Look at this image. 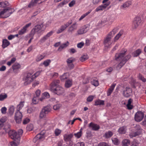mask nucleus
<instances>
[{"mask_svg": "<svg viewBox=\"0 0 146 146\" xmlns=\"http://www.w3.org/2000/svg\"><path fill=\"white\" fill-rule=\"evenodd\" d=\"M127 51L126 49H123L120 52L116 53L115 56V60L120 62L121 63L125 64L131 57V55L129 54L127 55L124 57Z\"/></svg>", "mask_w": 146, "mask_h": 146, "instance_id": "1", "label": "nucleus"}, {"mask_svg": "<svg viewBox=\"0 0 146 146\" xmlns=\"http://www.w3.org/2000/svg\"><path fill=\"white\" fill-rule=\"evenodd\" d=\"M60 82L59 80H54L50 84V88L51 91L58 95L62 94L64 92V89L62 87L58 86Z\"/></svg>", "mask_w": 146, "mask_h": 146, "instance_id": "2", "label": "nucleus"}, {"mask_svg": "<svg viewBox=\"0 0 146 146\" xmlns=\"http://www.w3.org/2000/svg\"><path fill=\"white\" fill-rule=\"evenodd\" d=\"M33 70H31L27 73L26 76L23 78V80L25 81L24 83L25 85L29 84L33 82L36 77L40 74V72L39 71L36 72L33 75Z\"/></svg>", "mask_w": 146, "mask_h": 146, "instance_id": "3", "label": "nucleus"}, {"mask_svg": "<svg viewBox=\"0 0 146 146\" xmlns=\"http://www.w3.org/2000/svg\"><path fill=\"white\" fill-rule=\"evenodd\" d=\"M15 10L13 8L10 7L4 9L0 12V18L8 17Z\"/></svg>", "mask_w": 146, "mask_h": 146, "instance_id": "4", "label": "nucleus"}, {"mask_svg": "<svg viewBox=\"0 0 146 146\" xmlns=\"http://www.w3.org/2000/svg\"><path fill=\"white\" fill-rule=\"evenodd\" d=\"M135 131L132 132L129 134L131 138L135 137L139 135L142 133V130L141 129L139 125H136L134 127Z\"/></svg>", "mask_w": 146, "mask_h": 146, "instance_id": "5", "label": "nucleus"}, {"mask_svg": "<svg viewBox=\"0 0 146 146\" xmlns=\"http://www.w3.org/2000/svg\"><path fill=\"white\" fill-rule=\"evenodd\" d=\"M45 29V28L44 27L43 24L41 23L36 26L32 30L31 33L33 35H34L36 33H39L44 31Z\"/></svg>", "mask_w": 146, "mask_h": 146, "instance_id": "6", "label": "nucleus"}, {"mask_svg": "<svg viewBox=\"0 0 146 146\" xmlns=\"http://www.w3.org/2000/svg\"><path fill=\"white\" fill-rule=\"evenodd\" d=\"M9 136L15 141L17 140L20 141L19 140V136L18 133L15 130H10L9 133Z\"/></svg>", "mask_w": 146, "mask_h": 146, "instance_id": "7", "label": "nucleus"}, {"mask_svg": "<svg viewBox=\"0 0 146 146\" xmlns=\"http://www.w3.org/2000/svg\"><path fill=\"white\" fill-rule=\"evenodd\" d=\"M144 117V113L141 111H139L135 114V119L136 121L140 122L142 120Z\"/></svg>", "mask_w": 146, "mask_h": 146, "instance_id": "8", "label": "nucleus"}, {"mask_svg": "<svg viewBox=\"0 0 146 146\" xmlns=\"http://www.w3.org/2000/svg\"><path fill=\"white\" fill-rule=\"evenodd\" d=\"M110 35H108L105 37L104 39V43L106 47H109L111 44L112 42L111 40V39L112 38Z\"/></svg>", "mask_w": 146, "mask_h": 146, "instance_id": "9", "label": "nucleus"}, {"mask_svg": "<svg viewBox=\"0 0 146 146\" xmlns=\"http://www.w3.org/2000/svg\"><path fill=\"white\" fill-rule=\"evenodd\" d=\"M89 25H86L78 30L77 33L78 35H82L86 33L89 30Z\"/></svg>", "mask_w": 146, "mask_h": 146, "instance_id": "10", "label": "nucleus"}, {"mask_svg": "<svg viewBox=\"0 0 146 146\" xmlns=\"http://www.w3.org/2000/svg\"><path fill=\"white\" fill-rule=\"evenodd\" d=\"M22 118V115L21 112L19 111H16L15 114V119L17 123L21 122Z\"/></svg>", "mask_w": 146, "mask_h": 146, "instance_id": "11", "label": "nucleus"}, {"mask_svg": "<svg viewBox=\"0 0 146 146\" xmlns=\"http://www.w3.org/2000/svg\"><path fill=\"white\" fill-rule=\"evenodd\" d=\"M132 2L131 0H128L125 1L120 6V8L121 9H125L129 8L132 4Z\"/></svg>", "mask_w": 146, "mask_h": 146, "instance_id": "12", "label": "nucleus"}, {"mask_svg": "<svg viewBox=\"0 0 146 146\" xmlns=\"http://www.w3.org/2000/svg\"><path fill=\"white\" fill-rule=\"evenodd\" d=\"M141 22V19L140 17H135L133 22V27L134 29L136 28L139 25Z\"/></svg>", "mask_w": 146, "mask_h": 146, "instance_id": "13", "label": "nucleus"}, {"mask_svg": "<svg viewBox=\"0 0 146 146\" xmlns=\"http://www.w3.org/2000/svg\"><path fill=\"white\" fill-rule=\"evenodd\" d=\"M88 127L92 129V130L95 131L98 130L100 128V126L99 125L91 122L89 123Z\"/></svg>", "mask_w": 146, "mask_h": 146, "instance_id": "14", "label": "nucleus"}, {"mask_svg": "<svg viewBox=\"0 0 146 146\" xmlns=\"http://www.w3.org/2000/svg\"><path fill=\"white\" fill-rule=\"evenodd\" d=\"M42 2L40 0H32L29 4L28 7L30 8H32L36 6L37 4H40Z\"/></svg>", "mask_w": 146, "mask_h": 146, "instance_id": "15", "label": "nucleus"}, {"mask_svg": "<svg viewBox=\"0 0 146 146\" xmlns=\"http://www.w3.org/2000/svg\"><path fill=\"white\" fill-rule=\"evenodd\" d=\"M45 133V131L44 130H42L40 133L38 134L35 138L33 139L34 141H36V139H40L44 138V134Z\"/></svg>", "mask_w": 146, "mask_h": 146, "instance_id": "16", "label": "nucleus"}, {"mask_svg": "<svg viewBox=\"0 0 146 146\" xmlns=\"http://www.w3.org/2000/svg\"><path fill=\"white\" fill-rule=\"evenodd\" d=\"M78 24L76 23H73L68 28V32L69 33H72L73 32L77 29Z\"/></svg>", "mask_w": 146, "mask_h": 146, "instance_id": "17", "label": "nucleus"}, {"mask_svg": "<svg viewBox=\"0 0 146 146\" xmlns=\"http://www.w3.org/2000/svg\"><path fill=\"white\" fill-rule=\"evenodd\" d=\"M73 136V134H66L63 135V139L64 141L66 142H70L71 141L72 139Z\"/></svg>", "mask_w": 146, "mask_h": 146, "instance_id": "18", "label": "nucleus"}, {"mask_svg": "<svg viewBox=\"0 0 146 146\" xmlns=\"http://www.w3.org/2000/svg\"><path fill=\"white\" fill-rule=\"evenodd\" d=\"M132 92L131 89L129 87H126L123 91V95L125 97H129Z\"/></svg>", "mask_w": 146, "mask_h": 146, "instance_id": "19", "label": "nucleus"}, {"mask_svg": "<svg viewBox=\"0 0 146 146\" xmlns=\"http://www.w3.org/2000/svg\"><path fill=\"white\" fill-rule=\"evenodd\" d=\"M109 5V3H106L96 8V11L98 12L100 10H102L105 9Z\"/></svg>", "mask_w": 146, "mask_h": 146, "instance_id": "20", "label": "nucleus"}, {"mask_svg": "<svg viewBox=\"0 0 146 146\" xmlns=\"http://www.w3.org/2000/svg\"><path fill=\"white\" fill-rule=\"evenodd\" d=\"M69 44V42L68 41H66V42L63 43L60 45L57 50L60 52L63 49L66 48L67 47Z\"/></svg>", "mask_w": 146, "mask_h": 146, "instance_id": "21", "label": "nucleus"}, {"mask_svg": "<svg viewBox=\"0 0 146 146\" xmlns=\"http://www.w3.org/2000/svg\"><path fill=\"white\" fill-rule=\"evenodd\" d=\"M115 86L116 84L115 83H113L111 85L107 92V96H109L111 95L114 90Z\"/></svg>", "mask_w": 146, "mask_h": 146, "instance_id": "22", "label": "nucleus"}, {"mask_svg": "<svg viewBox=\"0 0 146 146\" xmlns=\"http://www.w3.org/2000/svg\"><path fill=\"white\" fill-rule=\"evenodd\" d=\"M72 84V79H68L65 82V86L66 88H68L70 87Z\"/></svg>", "mask_w": 146, "mask_h": 146, "instance_id": "23", "label": "nucleus"}, {"mask_svg": "<svg viewBox=\"0 0 146 146\" xmlns=\"http://www.w3.org/2000/svg\"><path fill=\"white\" fill-rule=\"evenodd\" d=\"M69 77V74L68 73H65L60 76V79L62 81H64L68 78Z\"/></svg>", "mask_w": 146, "mask_h": 146, "instance_id": "24", "label": "nucleus"}, {"mask_svg": "<svg viewBox=\"0 0 146 146\" xmlns=\"http://www.w3.org/2000/svg\"><path fill=\"white\" fill-rule=\"evenodd\" d=\"M113 132L111 131L106 132L103 135V137L106 139H108L111 137L113 135Z\"/></svg>", "mask_w": 146, "mask_h": 146, "instance_id": "25", "label": "nucleus"}, {"mask_svg": "<svg viewBox=\"0 0 146 146\" xmlns=\"http://www.w3.org/2000/svg\"><path fill=\"white\" fill-rule=\"evenodd\" d=\"M126 127L125 126H123L120 127L118 130V132L121 134H125L126 132Z\"/></svg>", "mask_w": 146, "mask_h": 146, "instance_id": "26", "label": "nucleus"}, {"mask_svg": "<svg viewBox=\"0 0 146 146\" xmlns=\"http://www.w3.org/2000/svg\"><path fill=\"white\" fill-rule=\"evenodd\" d=\"M25 104V102H21L19 104H18L16 108V111H20L24 106Z\"/></svg>", "mask_w": 146, "mask_h": 146, "instance_id": "27", "label": "nucleus"}, {"mask_svg": "<svg viewBox=\"0 0 146 146\" xmlns=\"http://www.w3.org/2000/svg\"><path fill=\"white\" fill-rule=\"evenodd\" d=\"M10 44V42L7 40L4 39L3 41L2 46L3 48H4L8 46Z\"/></svg>", "mask_w": 146, "mask_h": 146, "instance_id": "28", "label": "nucleus"}, {"mask_svg": "<svg viewBox=\"0 0 146 146\" xmlns=\"http://www.w3.org/2000/svg\"><path fill=\"white\" fill-rule=\"evenodd\" d=\"M42 97L40 98V100L42 101L43 100V99L45 98H48L50 97V95L47 92H44L42 94Z\"/></svg>", "mask_w": 146, "mask_h": 146, "instance_id": "29", "label": "nucleus"}, {"mask_svg": "<svg viewBox=\"0 0 146 146\" xmlns=\"http://www.w3.org/2000/svg\"><path fill=\"white\" fill-rule=\"evenodd\" d=\"M91 84L95 86H97L99 85L98 81V80L94 78L91 80Z\"/></svg>", "mask_w": 146, "mask_h": 146, "instance_id": "30", "label": "nucleus"}, {"mask_svg": "<svg viewBox=\"0 0 146 146\" xmlns=\"http://www.w3.org/2000/svg\"><path fill=\"white\" fill-rule=\"evenodd\" d=\"M104 105V101L103 100H96L95 102V106Z\"/></svg>", "mask_w": 146, "mask_h": 146, "instance_id": "31", "label": "nucleus"}, {"mask_svg": "<svg viewBox=\"0 0 146 146\" xmlns=\"http://www.w3.org/2000/svg\"><path fill=\"white\" fill-rule=\"evenodd\" d=\"M6 121V118L3 117L0 119V129L3 126L4 123Z\"/></svg>", "mask_w": 146, "mask_h": 146, "instance_id": "32", "label": "nucleus"}, {"mask_svg": "<svg viewBox=\"0 0 146 146\" xmlns=\"http://www.w3.org/2000/svg\"><path fill=\"white\" fill-rule=\"evenodd\" d=\"M42 110L47 114L50 111V108L49 106H47L44 107Z\"/></svg>", "mask_w": 146, "mask_h": 146, "instance_id": "33", "label": "nucleus"}, {"mask_svg": "<svg viewBox=\"0 0 146 146\" xmlns=\"http://www.w3.org/2000/svg\"><path fill=\"white\" fill-rule=\"evenodd\" d=\"M88 57L86 54H85L82 55V56L80 58V60L82 62H83L88 59Z\"/></svg>", "mask_w": 146, "mask_h": 146, "instance_id": "34", "label": "nucleus"}, {"mask_svg": "<svg viewBox=\"0 0 146 146\" xmlns=\"http://www.w3.org/2000/svg\"><path fill=\"white\" fill-rule=\"evenodd\" d=\"M141 52V50L140 49H138L135 51L133 53L134 57H137L139 56Z\"/></svg>", "mask_w": 146, "mask_h": 146, "instance_id": "35", "label": "nucleus"}, {"mask_svg": "<svg viewBox=\"0 0 146 146\" xmlns=\"http://www.w3.org/2000/svg\"><path fill=\"white\" fill-rule=\"evenodd\" d=\"M82 129L81 128L80 129L79 132L77 133H74V135L75 137L78 139L80 138L82 135Z\"/></svg>", "mask_w": 146, "mask_h": 146, "instance_id": "36", "label": "nucleus"}, {"mask_svg": "<svg viewBox=\"0 0 146 146\" xmlns=\"http://www.w3.org/2000/svg\"><path fill=\"white\" fill-rule=\"evenodd\" d=\"M46 113H45L42 110L40 114V119L44 118L45 120H46L47 119L46 118Z\"/></svg>", "mask_w": 146, "mask_h": 146, "instance_id": "37", "label": "nucleus"}, {"mask_svg": "<svg viewBox=\"0 0 146 146\" xmlns=\"http://www.w3.org/2000/svg\"><path fill=\"white\" fill-rule=\"evenodd\" d=\"M130 141L128 139H124L122 141V146H128L130 143Z\"/></svg>", "mask_w": 146, "mask_h": 146, "instance_id": "38", "label": "nucleus"}, {"mask_svg": "<svg viewBox=\"0 0 146 146\" xmlns=\"http://www.w3.org/2000/svg\"><path fill=\"white\" fill-rule=\"evenodd\" d=\"M123 33V31L121 30L119 32V33L115 36L114 38V40L115 41L119 39L120 36L122 35Z\"/></svg>", "mask_w": 146, "mask_h": 146, "instance_id": "39", "label": "nucleus"}, {"mask_svg": "<svg viewBox=\"0 0 146 146\" xmlns=\"http://www.w3.org/2000/svg\"><path fill=\"white\" fill-rule=\"evenodd\" d=\"M66 29V28L64 25H62L56 31V33L57 34H59L64 31Z\"/></svg>", "mask_w": 146, "mask_h": 146, "instance_id": "40", "label": "nucleus"}, {"mask_svg": "<svg viewBox=\"0 0 146 146\" xmlns=\"http://www.w3.org/2000/svg\"><path fill=\"white\" fill-rule=\"evenodd\" d=\"M118 30V29L117 28H115L110 33L108 34L109 35H110L112 37H113V35L115 34V33L117 32Z\"/></svg>", "mask_w": 146, "mask_h": 146, "instance_id": "41", "label": "nucleus"}, {"mask_svg": "<svg viewBox=\"0 0 146 146\" xmlns=\"http://www.w3.org/2000/svg\"><path fill=\"white\" fill-rule=\"evenodd\" d=\"M139 79L142 81L143 82H146V79L143 76L142 74L139 73L138 76Z\"/></svg>", "mask_w": 146, "mask_h": 146, "instance_id": "42", "label": "nucleus"}, {"mask_svg": "<svg viewBox=\"0 0 146 146\" xmlns=\"http://www.w3.org/2000/svg\"><path fill=\"white\" fill-rule=\"evenodd\" d=\"M12 68L13 71H15V70L21 68V66L20 64H13L12 66Z\"/></svg>", "mask_w": 146, "mask_h": 146, "instance_id": "43", "label": "nucleus"}, {"mask_svg": "<svg viewBox=\"0 0 146 146\" xmlns=\"http://www.w3.org/2000/svg\"><path fill=\"white\" fill-rule=\"evenodd\" d=\"M44 56L41 54L38 55L36 58V61L37 62L40 61L44 58Z\"/></svg>", "mask_w": 146, "mask_h": 146, "instance_id": "44", "label": "nucleus"}, {"mask_svg": "<svg viewBox=\"0 0 146 146\" xmlns=\"http://www.w3.org/2000/svg\"><path fill=\"white\" fill-rule=\"evenodd\" d=\"M61 132V130L58 129H56L54 130V134L55 135L57 136H58L60 134Z\"/></svg>", "mask_w": 146, "mask_h": 146, "instance_id": "45", "label": "nucleus"}, {"mask_svg": "<svg viewBox=\"0 0 146 146\" xmlns=\"http://www.w3.org/2000/svg\"><path fill=\"white\" fill-rule=\"evenodd\" d=\"M7 97V95L6 94H0V101H3Z\"/></svg>", "mask_w": 146, "mask_h": 146, "instance_id": "46", "label": "nucleus"}, {"mask_svg": "<svg viewBox=\"0 0 146 146\" xmlns=\"http://www.w3.org/2000/svg\"><path fill=\"white\" fill-rule=\"evenodd\" d=\"M15 108L13 106H11L9 109V112L11 114H12L14 111Z\"/></svg>", "mask_w": 146, "mask_h": 146, "instance_id": "47", "label": "nucleus"}, {"mask_svg": "<svg viewBox=\"0 0 146 146\" xmlns=\"http://www.w3.org/2000/svg\"><path fill=\"white\" fill-rule=\"evenodd\" d=\"M17 141V143L15 142L14 141H11L10 143V145L11 146H17L20 143V141L17 140L16 141Z\"/></svg>", "mask_w": 146, "mask_h": 146, "instance_id": "48", "label": "nucleus"}, {"mask_svg": "<svg viewBox=\"0 0 146 146\" xmlns=\"http://www.w3.org/2000/svg\"><path fill=\"white\" fill-rule=\"evenodd\" d=\"M112 140L113 143L115 145H117L118 144L119 141L118 139L117 138H112Z\"/></svg>", "mask_w": 146, "mask_h": 146, "instance_id": "49", "label": "nucleus"}, {"mask_svg": "<svg viewBox=\"0 0 146 146\" xmlns=\"http://www.w3.org/2000/svg\"><path fill=\"white\" fill-rule=\"evenodd\" d=\"M75 59L74 58H71L68 59L67 60V62L68 63H71L74 62L75 61Z\"/></svg>", "mask_w": 146, "mask_h": 146, "instance_id": "50", "label": "nucleus"}, {"mask_svg": "<svg viewBox=\"0 0 146 146\" xmlns=\"http://www.w3.org/2000/svg\"><path fill=\"white\" fill-rule=\"evenodd\" d=\"M26 29H25L23 27L22 29L19 31V35H23L26 32Z\"/></svg>", "mask_w": 146, "mask_h": 146, "instance_id": "51", "label": "nucleus"}, {"mask_svg": "<svg viewBox=\"0 0 146 146\" xmlns=\"http://www.w3.org/2000/svg\"><path fill=\"white\" fill-rule=\"evenodd\" d=\"M2 7H5L9 5V3L7 1L2 2Z\"/></svg>", "mask_w": 146, "mask_h": 146, "instance_id": "52", "label": "nucleus"}, {"mask_svg": "<svg viewBox=\"0 0 146 146\" xmlns=\"http://www.w3.org/2000/svg\"><path fill=\"white\" fill-rule=\"evenodd\" d=\"M34 104H36L38 103V98L37 97H34L32 100Z\"/></svg>", "mask_w": 146, "mask_h": 146, "instance_id": "53", "label": "nucleus"}, {"mask_svg": "<svg viewBox=\"0 0 146 146\" xmlns=\"http://www.w3.org/2000/svg\"><path fill=\"white\" fill-rule=\"evenodd\" d=\"M58 74L57 73L54 72L50 74V77L51 78H52L54 77H56L58 76Z\"/></svg>", "mask_w": 146, "mask_h": 146, "instance_id": "54", "label": "nucleus"}, {"mask_svg": "<svg viewBox=\"0 0 146 146\" xmlns=\"http://www.w3.org/2000/svg\"><path fill=\"white\" fill-rule=\"evenodd\" d=\"M40 8L38 9L35 12L33 13L32 16V17L35 16L40 12Z\"/></svg>", "mask_w": 146, "mask_h": 146, "instance_id": "55", "label": "nucleus"}, {"mask_svg": "<svg viewBox=\"0 0 146 146\" xmlns=\"http://www.w3.org/2000/svg\"><path fill=\"white\" fill-rule=\"evenodd\" d=\"M90 13V12H88L84 14L79 19V21H80L83 19L88 14H89Z\"/></svg>", "mask_w": 146, "mask_h": 146, "instance_id": "56", "label": "nucleus"}, {"mask_svg": "<svg viewBox=\"0 0 146 146\" xmlns=\"http://www.w3.org/2000/svg\"><path fill=\"white\" fill-rule=\"evenodd\" d=\"M72 23V20H70L67 23H66L64 25L65 27L66 28L70 25H71Z\"/></svg>", "mask_w": 146, "mask_h": 146, "instance_id": "57", "label": "nucleus"}, {"mask_svg": "<svg viewBox=\"0 0 146 146\" xmlns=\"http://www.w3.org/2000/svg\"><path fill=\"white\" fill-rule=\"evenodd\" d=\"M61 106L60 104H57L53 106V109L54 110H56L59 109Z\"/></svg>", "mask_w": 146, "mask_h": 146, "instance_id": "58", "label": "nucleus"}, {"mask_svg": "<svg viewBox=\"0 0 146 146\" xmlns=\"http://www.w3.org/2000/svg\"><path fill=\"white\" fill-rule=\"evenodd\" d=\"M47 39L48 38L45 35L40 39V42L41 43H43L45 42Z\"/></svg>", "mask_w": 146, "mask_h": 146, "instance_id": "59", "label": "nucleus"}, {"mask_svg": "<svg viewBox=\"0 0 146 146\" xmlns=\"http://www.w3.org/2000/svg\"><path fill=\"white\" fill-rule=\"evenodd\" d=\"M76 1L74 0H73L71 1L69 4V6L70 7H72L75 4Z\"/></svg>", "mask_w": 146, "mask_h": 146, "instance_id": "60", "label": "nucleus"}, {"mask_svg": "<svg viewBox=\"0 0 146 146\" xmlns=\"http://www.w3.org/2000/svg\"><path fill=\"white\" fill-rule=\"evenodd\" d=\"M94 97L92 96H89L87 98V101L88 102H91L94 98Z\"/></svg>", "mask_w": 146, "mask_h": 146, "instance_id": "61", "label": "nucleus"}, {"mask_svg": "<svg viewBox=\"0 0 146 146\" xmlns=\"http://www.w3.org/2000/svg\"><path fill=\"white\" fill-rule=\"evenodd\" d=\"M84 43L83 42H80L78 43L77 45V46L78 48H81L84 46Z\"/></svg>", "mask_w": 146, "mask_h": 146, "instance_id": "62", "label": "nucleus"}, {"mask_svg": "<svg viewBox=\"0 0 146 146\" xmlns=\"http://www.w3.org/2000/svg\"><path fill=\"white\" fill-rule=\"evenodd\" d=\"M76 146H85L84 143L83 142H79L76 144Z\"/></svg>", "mask_w": 146, "mask_h": 146, "instance_id": "63", "label": "nucleus"}, {"mask_svg": "<svg viewBox=\"0 0 146 146\" xmlns=\"http://www.w3.org/2000/svg\"><path fill=\"white\" fill-rule=\"evenodd\" d=\"M98 146H109V145L106 143L102 142L99 143Z\"/></svg>", "mask_w": 146, "mask_h": 146, "instance_id": "64", "label": "nucleus"}]
</instances>
